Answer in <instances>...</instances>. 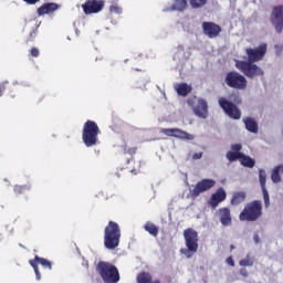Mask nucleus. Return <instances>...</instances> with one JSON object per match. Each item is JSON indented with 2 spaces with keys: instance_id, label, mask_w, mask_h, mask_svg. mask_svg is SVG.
<instances>
[{
  "instance_id": "f257e3e1",
  "label": "nucleus",
  "mask_w": 283,
  "mask_h": 283,
  "mask_svg": "<svg viewBox=\"0 0 283 283\" xmlns=\"http://www.w3.org/2000/svg\"><path fill=\"white\" fill-rule=\"evenodd\" d=\"M120 244V226L115 221H108V224L104 229V247L108 251L118 249Z\"/></svg>"
},
{
  "instance_id": "f03ea898",
  "label": "nucleus",
  "mask_w": 283,
  "mask_h": 283,
  "mask_svg": "<svg viewBox=\"0 0 283 283\" xmlns=\"http://www.w3.org/2000/svg\"><path fill=\"white\" fill-rule=\"evenodd\" d=\"M96 273H98L99 277L104 283H119L120 282V272L116 265L107 262L99 261L96 264Z\"/></svg>"
},
{
  "instance_id": "7ed1b4c3",
  "label": "nucleus",
  "mask_w": 283,
  "mask_h": 283,
  "mask_svg": "<svg viewBox=\"0 0 283 283\" xmlns=\"http://www.w3.org/2000/svg\"><path fill=\"white\" fill-rule=\"evenodd\" d=\"M262 218V201L253 200L248 202L239 214L241 222H258Z\"/></svg>"
},
{
  "instance_id": "20e7f679",
  "label": "nucleus",
  "mask_w": 283,
  "mask_h": 283,
  "mask_svg": "<svg viewBox=\"0 0 283 283\" xmlns=\"http://www.w3.org/2000/svg\"><path fill=\"white\" fill-rule=\"evenodd\" d=\"M98 134H101L98 124L94 120H86L82 130V140L85 147H95V145H98Z\"/></svg>"
},
{
  "instance_id": "39448f33",
  "label": "nucleus",
  "mask_w": 283,
  "mask_h": 283,
  "mask_svg": "<svg viewBox=\"0 0 283 283\" xmlns=\"http://www.w3.org/2000/svg\"><path fill=\"white\" fill-rule=\"evenodd\" d=\"M184 240L187 249H181L180 253L186 255L188 259L193 258V255L198 253V231H196L193 228L184 230Z\"/></svg>"
},
{
  "instance_id": "423d86ee",
  "label": "nucleus",
  "mask_w": 283,
  "mask_h": 283,
  "mask_svg": "<svg viewBox=\"0 0 283 283\" xmlns=\"http://www.w3.org/2000/svg\"><path fill=\"white\" fill-rule=\"evenodd\" d=\"M235 67L242 72L247 78H255V76H262L264 74L262 67L258 66L255 62L237 61Z\"/></svg>"
},
{
  "instance_id": "0eeeda50",
  "label": "nucleus",
  "mask_w": 283,
  "mask_h": 283,
  "mask_svg": "<svg viewBox=\"0 0 283 283\" xmlns=\"http://www.w3.org/2000/svg\"><path fill=\"white\" fill-rule=\"evenodd\" d=\"M226 85L232 90H247L249 82L247 81V77L238 71H230L226 75Z\"/></svg>"
},
{
  "instance_id": "6e6552de",
  "label": "nucleus",
  "mask_w": 283,
  "mask_h": 283,
  "mask_svg": "<svg viewBox=\"0 0 283 283\" xmlns=\"http://www.w3.org/2000/svg\"><path fill=\"white\" fill-rule=\"evenodd\" d=\"M187 104L192 108L196 116L199 118H207L209 114V104H207L205 98H198L197 96H193L188 98Z\"/></svg>"
},
{
  "instance_id": "1a4fd4ad",
  "label": "nucleus",
  "mask_w": 283,
  "mask_h": 283,
  "mask_svg": "<svg viewBox=\"0 0 283 283\" xmlns=\"http://www.w3.org/2000/svg\"><path fill=\"white\" fill-rule=\"evenodd\" d=\"M219 105L221 109H223L224 114L229 116V118H233V120H240V118H242V112L240 108H238L235 104L229 102L227 98L220 97Z\"/></svg>"
},
{
  "instance_id": "9d476101",
  "label": "nucleus",
  "mask_w": 283,
  "mask_h": 283,
  "mask_svg": "<svg viewBox=\"0 0 283 283\" xmlns=\"http://www.w3.org/2000/svg\"><path fill=\"white\" fill-rule=\"evenodd\" d=\"M266 49H268L266 43H261L255 49H252V48L245 49L248 62L258 63V62L262 61V59H264V56L266 55Z\"/></svg>"
},
{
  "instance_id": "9b49d317",
  "label": "nucleus",
  "mask_w": 283,
  "mask_h": 283,
  "mask_svg": "<svg viewBox=\"0 0 283 283\" xmlns=\"http://www.w3.org/2000/svg\"><path fill=\"white\" fill-rule=\"evenodd\" d=\"M216 187V180L213 179H202L193 186V189L190 190V197L196 199L200 196V193H205L210 189Z\"/></svg>"
},
{
  "instance_id": "f8f14e48",
  "label": "nucleus",
  "mask_w": 283,
  "mask_h": 283,
  "mask_svg": "<svg viewBox=\"0 0 283 283\" xmlns=\"http://www.w3.org/2000/svg\"><path fill=\"white\" fill-rule=\"evenodd\" d=\"M270 21L272 25L275 29V32L277 34H282L283 32V6H276L273 8L271 15H270Z\"/></svg>"
},
{
  "instance_id": "ddd939ff",
  "label": "nucleus",
  "mask_w": 283,
  "mask_h": 283,
  "mask_svg": "<svg viewBox=\"0 0 283 283\" xmlns=\"http://www.w3.org/2000/svg\"><path fill=\"white\" fill-rule=\"evenodd\" d=\"M24 30H30L24 43L25 45H32L36 41V36H39V21L36 19L25 20Z\"/></svg>"
},
{
  "instance_id": "4468645a",
  "label": "nucleus",
  "mask_w": 283,
  "mask_h": 283,
  "mask_svg": "<svg viewBox=\"0 0 283 283\" xmlns=\"http://www.w3.org/2000/svg\"><path fill=\"white\" fill-rule=\"evenodd\" d=\"M29 264L34 270L35 277L38 281L41 280V272L39 271V264H41V266H43L45 271L52 270V262L39 255H35L34 260H29Z\"/></svg>"
},
{
  "instance_id": "2eb2a0df",
  "label": "nucleus",
  "mask_w": 283,
  "mask_h": 283,
  "mask_svg": "<svg viewBox=\"0 0 283 283\" xmlns=\"http://www.w3.org/2000/svg\"><path fill=\"white\" fill-rule=\"evenodd\" d=\"M105 8V0H87L82 4L84 14H98Z\"/></svg>"
},
{
  "instance_id": "dca6fc26",
  "label": "nucleus",
  "mask_w": 283,
  "mask_h": 283,
  "mask_svg": "<svg viewBox=\"0 0 283 283\" xmlns=\"http://www.w3.org/2000/svg\"><path fill=\"white\" fill-rule=\"evenodd\" d=\"M203 34L209 39H217L222 32V28L214 22H203L202 23Z\"/></svg>"
},
{
  "instance_id": "f3484780",
  "label": "nucleus",
  "mask_w": 283,
  "mask_h": 283,
  "mask_svg": "<svg viewBox=\"0 0 283 283\" xmlns=\"http://www.w3.org/2000/svg\"><path fill=\"white\" fill-rule=\"evenodd\" d=\"M259 182L261 185L265 208L269 209V207H271V199L269 198V191L266 190V170H259Z\"/></svg>"
},
{
  "instance_id": "a211bd4d",
  "label": "nucleus",
  "mask_w": 283,
  "mask_h": 283,
  "mask_svg": "<svg viewBox=\"0 0 283 283\" xmlns=\"http://www.w3.org/2000/svg\"><path fill=\"white\" fill-rule=\"evenodd\" d=\"M217 216L222 227H231L233 224V218L231 217V209L228 207L220 208L217 211Z\"/></svg>"
},
{
  "instance_id": "6ab92c4d",
  "label": "nucleus",
  "mask_w": 283,
  "mask_h": 283,
  "mask_svg": "<svg viewBox=\"0 0 283 283\" xmlns=\"http://www.w3.org/2000/svg\"><path fill=\"white\" fill-rule=\"evenodd\" d=\"M227 200V191L224 188H219L217 191L211 196L210 205L213 209L218 207L220 202H224Z\"/></svg>"
},
{
  "instance_id": "aec40b11",
  "label": "nucleus",
  "mask_w": 283,
  "mask_h": 283,
  "mask_svg": "<svg viewBox=\"0 0 283 283\" xmlns=\"http://www.w3.org/2000/svg\"><path fill=\"white\" fill-rule=\"evenodd\" d=\"M189 8L187 0H174L172 4L166 9V12H185Z\"/></svg>"
},
{
  "instance_id": "412c9836",
  "label": "nucleus",
  "mask_w": 283,
  "mask_h": 283,
  "mask_svg": "<svg viewBox=\"0 0 283 283\" xmlns=\"http://www.w3.org/2000/svg\"><path fill=\"white\" fill-rule=\"evenodd\" d=\"M56 10H59V4L49 2L38 8V14L39 17H43L44 14H50V12H56Z\"/></svg>"
},
{
  "instance_id": "4be33fe9",
  "label": "nucleus",
  "mask_w": 283,
  "mask_h": 283,
  "mask_svg": "<svg viewBox=\"0 0 283 283\" xmlns=\"http://www.w3.org/2000/svg\"><path fill=\"white\" fill-rule=\"evenodd\" d=\"M137 283H160V280H154L149 272H140L136 276Z\"/></svg>"
},
{
  "instance_id": "5701e85b",
  "label": "nucleus",
  "mask_w": 283,
  "mask_h": 283,
  "mask_svg": "<svg viewBox=\"0 0 283 283\" xmlns=\"http://www.w3.org/2000/svg\"><path fill=\"white\" fill-rule=\"evenodd\" d=\"M192 87L187 83H180L175 86L178 96H188L192 92Z\"/></svg>"
},
{
  "instance_id": "b1692460",
  "label": "nucleus",
  "mask_w": 283,
  "mask_h": 283,
  "mask_svg": "<svg viewBox=\"0 0 283 283\" xmlns=\"http://www.w3.org/2000/svg\"><path fill=\"white\" fill-rule=\"evenodd\" d=\"M282 174H283V165H279L273 168L271 174V180L274 182V185H277V182H282Z\"/></svg>"
},
{
  "instance_id": "393cba45",
  "label": "nucleus",
  "mask_w": 283,
  "mask_h": 283,
  "mask_svg": "<svg viewBox=\"0 0 283 283\" xmlns=\"http://www.w3.org/2000/svg\"><path fill=\"white\" fill-rule=\"evenodd\" d=\"M243 123H244L245 129H248V132H251V134H258V132H259L258 122H255L251 117H247L245 119H243Z\"/></svg>"
},
{
  "instance_id": "a878e982",
  "label": "nucleus",
  "mask_w": 283,
  "mask_h": 283,
  "mask_svg": "<svg viewBox=\"0 0 283 283\" xmlns=\"http://www.w3.org/2000/svg\"><path fill=\"white\" fill-rule=\"evenodd\" d=\"M244 200H247V192L238 191V192L233 193V196L231 198V205L233 207H238V205H242V202H244Z\"/></svg>"
},
{
  "instance_id": "bb28decb",
  "label": "nucleus",
  "mask_w": 283,
  "mask_h": 283,
  "mask_svg": "<svg viewBox=\"0 0 283 283\" xmlns=\"http://www.w3.org/2000/svg\"><path fill=\"white\" fill-rule=\"evenodd\" d=\"M174 138H178L179 140H193L195 137H193V135H191L180 128H176Z\"/></svg>"
},
{
  "instance_id": "cd10ccee",
  "label": "nucleus",
  "mask_w": 283,
  "mask_h": 283,
  "mask_svg": "<svg viewBox=\"0 0 283 283\" xmlns=\"http://www.w3.org/2000/svg\"><path fill=\"white\" fill-rule=\"evenodd\" d=\"M174 138H178L179 140H193L195 137H193V135H191L180 128H176Z\"/></svg>"
},
{
  "instance_id": "c85d7f7f",
  "label": "nucleus",
  "mask_w": 283,
  "mask_h": 283,
  "mask_svg": "<svg viewBox=\"0 0 283 283\" xmlns=\"http://www.w3.org/2000/svg\"><path fill=\"white\" fill-rule=\"evenodd\" d=\"M240 163L242 165V167H248V169H253L255 167V159L244 155H242Z\"/></svg>"
},
{
  "instance_id": "c756f323",
  "label": "nucleus",
  "mask_w": 283,
  "mask_h": 283,
  "mask_svg": "<svg viewBox=\"0 0 283 283\" xmlns=\"http://www.w3.org/2000/svg\"><path fill=\"white\" fill-rule=\"evenodd\" d=\"M145 231H147L150 235H153V238H158V227L156 224H154L153 222H147L144 226Z\"/></svg>"
},
{
  "instance_id": "7c9ffc66",
  "label": "nucleus",
  "mask_w": 283,
  "mask_h": 283,
  "mask_svg": "<svg viewBox=\"0 0 283 283\" xmlns=\"http://www.w3.org/2000/svg\"><path fill=\"white\" fill-rule=\"evenodd\" d=\"M243 154L244 153H234L230 150L227 153L226 158L229 163H235V160H241Z\"/></svg>"
},
{
  "instance_id": "2f4dec72",
  "label": "nucleus",
  "mask_w": 283,
  "mask_h": 283,
  "mask_svg": "<svg viewBox=\"0 0 283 283\" xmlns=\"http://www.w3.org/2000/svg\"><path fill=\"white\" fill-rule=\"evenodd\" d=\"M190 8L193 10H198L200 8H205L207 6V0H188Z\"/></svg>"
},
{
  "instance_id": "473e14b6",
  "label": "nucleus",
  "mask_w": 283,
  "mask_h": 283,
  "mask_svg": "<svg viewBox=\"0 0 283 283\" xmlns=\"http://www.w3.org/2000/svg\"><path fill=\"white\" fill-rule=\"evenodd\" d=\"M13 191H14L15 196H21V195L28 193V191H30V186H19V185H15L13 187Z\"/></svg>"
},
{
  "instance_id": "72a5a7b5",
  "label": "nucleus",
  "mask_w": 283,
  "mask_h": 283,
  "mask_svg": "<svg viewBox=\"0 0 283 283\" xmlns=\"http://www.w3.org/2000/svg\"><path fill=\"white\" fill-rule=\"evenodd\" d=\"M240 266H253L254 261L250 255H247V258L242 259L239 262Z\"/></svg>"
},
{
  "instance_id": "f704fd0d",
  "label": "nucleus",
  "mask_w": 283,
  "mask_h": 283,
  "mask_svg": "<svg viewBox=\"0 0 283 283\" xmlns=\"http://www.w3.org/2000/svg\"><path fill=\"white\" fill-rule=\"evenodd\" d=\"M160 134H165V136L174 138L176 135V128H161Z\"/></svg>"
},
{
  "instance_id": "c9c22d12",
  "label": "nucleus",
  "mask_w": 283,
  "mask_h": 283,
  "mask_svg": "<svg viewBox=\"0 0 283 283\" xmlns=\"http://www.w3.org/2000/svg\"><path fill=\"white\" fill-rule=\"evenodd\" d=\"M136 151H138V147L136 146L129 147L127 145H124V154H128L129 156H135Z\"/></svg>"
},
{
  "instance_id": "e433bc0d",
  "label": "nucleus",
  "mask_w": 283,
  "mask_h": 283,
  "mask_svg": "<svg viewBox=\"0 0 283 283\" xmlns=\"http://www.w3.org/2000/svg\"><path fill=\"white\" fill-rule=\"evenodd\" d=\"M109 12L112 14H123V8H120L118 6H111L109 7Z\"/></svg>"
},
{
  "instance_id": "4c0bfd02",
  "label": "nucleus",
  "mask_w": 283,
  "mask_h": 283,
  "mask_svg": "<svg viewBox=\"0 0 283 283\" xmlns=\"http://www.w3.org/2000/svg\"><path fill=\"white\" fill-rule=\"evenodd\" d=\"M10 88V83L9 82H3L0 84V96H3V92H6V90Z\"/></svg>"
},
{
  "instance_id": "58836bf2",
  "label": "nucleus",
  "mask_w": 283,
  "mask_h": 283,
  "mask_svg": "<svg viewBox=\"0 0 283 283\" xmlns=\"http://www.w3.org/2000/svg\"><path fill=\"white\" fill-rule=\"evenodd\" d=\"M232 151L237 154H242V145L241 144H232L231 145Z\"/></svg>"
},
{
  "instance_id": "ea45409f",
  "label": "nucleus",
  "mask_w": 283,
  "mask_h": 283,
  "mask_svg": "<svg viewBox=\"0 0 283 283\" xmlns=\"http://www.w3.org/2000/svg\"><path fill=\"white\" fill-rule=\"evenodd\" d=\"M31 56H33V59H38V56L41 54V52L36 49V48H32L30 51Z\"/></svg>"
},
{
  "instance_id": "a19ab883",
  "label": "nucleus",
  "mask_w": 283,
  "mask_h": 283,
  "mask_svg": "<svg viewBox=\"0 0 283 283\" xmlns=\"http://www.w3.org/2000/svg\"><path fill=\"white\" fill-rule=\"evenodd\" d=\"M24 1V3H28V6H36V3H39V1L41 0H22Z\"/></svg>"
},
{
  "instance_id": "79ce46f5",
  "label": "nucleus",
  "mask_w": 283,
  "mask_h": 283,
  "mask_svg": "<svg viewBox=\"0 0 283 283\" xmlns=\"http://www.w3.org/2000/svg\"><path fill=\"white\" fill-rule=\"evenodd\" d=\"M130 174H134V176H137V174H140V164H138V168H133L130 170Z\"/></svg>"
},
{
  "instance_id": "37998d69",
  "label": "nucleus",
  "mask_w": 283,
  "mask_h": 283,
  "mask_svg": "<svg viewBox=\"0 0 283 283\" xmlns=\"http://www.w3.org/2000/svg\"><path fill=\"white\" fill-rule=\"evenodd\" d=\"M227 263H228L230 266H235V262L233 261V256H228V258H227Z\"/></svg>"
},
{
  "instance_id": "c03bdc74",
  "label": "nucleus",
  "mask_w": 283,
  "mask_h": 283,
  "mask_svg": "<svg viewBox=\"0 0 283 283\" xmlns=\"http://www.w3.org/2000/svg\"><path fill=\"white\" fill-rule=\"evenodd\" d=\"M240 275H242V277H249V271H247V269H241L240 270Z\"/></svg>"
},
{
  "instance_id": "a18cd8bd",
  "label": "nucleus",
  "mask_w": 283,
  "mask_h": 283,
  "mask_svg": "<svg viewBox=\"0 0 283 283\" xmlns=\"http://www.w3.org/2000/svg\"><path fill=\"white\" fill-rule=\"evenodd\" d=\"M193 160H200V158H202V153H196L193 156H192Z\"/></svg>"
},
{
  "instance_id": "49530a36",
  "label": "nucleus",
  "mask_w": 283,
  "mask_h": 283,
  "mask_svg": "<svg viewBox=\"0 0 283 283\" xmlns=\"http://www.w3.org/2000/svg\"><path fill=\"white\" fill-rule=\"evenodd\" d=\"M253 240H254L255 244H260V235L259 234H254Z\"/></svg>"
},
{
  "instance_id": "de8ad7c7",
  "label": "nucleus",
  "mask_w": 283,
  "mask_h": 283,
  "mask_svg": "<svg viewBox=\"0 0 283 283\" xmlns=\"http://www.w3.org/2000/svg\"><path fill=\"white\" fill-rule=\"evenodd\" d=\"M117 178H120V175H119V174H117Z\"/></svg>"
}]
</instances>
